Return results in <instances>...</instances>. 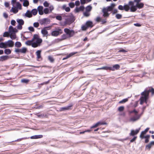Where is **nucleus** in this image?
Wrapping results in <instances>:
<instances>
[{
	"label": "nucleus",
	"instance_id": "14",
	"mask_svg": "<svg viewBox=\"0 0 154 154\" xmlns=\"http://www.w3.org/2000/svg\"><path fill=\"white\" fill-rule=\"evenodd\" d=\"M102 12L103 13V16L104 17H107L109 16V14L108 13V11L106 8L104 7L103 8Z\"/></svg>",
	"mask_w": 154,
	"mask_h": 154
},
{
	"label": "nucleus",
	"instance_id": "7",
	"mask_svg": "<svg viewBox=\"0 0 154 154\" xmlns=\"http://www.w3.org/2000/svg\"><path fill=\"white\" fill-rule=\"evenodd\" d=\"M64 32L69 38L72 37L75 34V32L73 30L69 29L68 28L64 29Z\"/></svg>",
	"mask_w": 154,
	"mask_h": 154
},
{
	"label": "nucleus",
	"instance_id": "39",
	"mask_svg": "<svg viewBox=\"0 0 154 154\" xmlns=\"http://www.w3.org/2000/svg\"><path fill=\"white\" fill-rule=\"evenodd\" d=\"M149 128H146L144 131H142L140 134H142V135H144L146 134V133L148 131L149 129Z\"/></svg>",
	"mask_w": 154,
	"mask_h": 154
},
{
	"label": "nucleus",
	"instance_id": "25",
	"mask_svg": "<svg viewBox=\"0 0 154 154\" xmlns=\"http://www.w3.org/2000/svg\"><path fill=\"white\" fill-rule=\"evenodd\" d=\"M25 16L29 18L31 17L32 16L31 12L29 10H27L26 13L25 14Z\"/></svg>",
	"mask_w": 154,
	"mask_h": 154
},
{
	"label": "nucleus",
	"instance_id": "58",
	"mask_svg": "<svg viewBox=\"0 0 154 154\" xmlns=\"http://www.w3.org/2000/svg\"><path fill=\"white\" fill-rule=\"evenodd\" d=\"M44 6L46 7H48L49 5V3H48V2L45 1V2L43 3Z\"/></svg>",
	"mask_w": 154,
	"mask_h": 154
},
{
	"label": "nucleus",
	"instance_id": "36",
	"mask_svg": "<svg viewBox=\"0 0 154 154\" xmlns=\"http://www.w3.org/2000/svg\"><path fill=\"white\" fill-rule=\"evenodd\" d=\"M92 9V7L90 5H89L86 7L85 8L86 9V11H88V12H90V11L91 9Z\"/></svg>",
	"mask_w": 154,
	"mask_h": 154
},
{
	"label": "nucleus",
	"instance_id": "61",
	"mask_svg": "<svg viewBox=\"0 0 154 154\" xmlns=\"http://www.w3.org/2000/svg\"><path fill=\"white\" fill-rule=\"evenodd\" d=\"M29 30L32 32H34V28L31 26H29L28 27Z\"/></svg>",
	"mask_w": 154,
	"mask_h": 154
},
{
	"label": "nucleus",
	"instance_id": "34",
	"mask_svg": "<svg viewBox=\"0 0 154 154\" xmlns=\"http://www.w3.org/2000/svg\"><path fill=\"white\" fill-rule=\"evenodd\" d=\"M32 14H33V15H36L38 12V11L36 9H33L31 11Z\"/></svg>",
	"mask_w": 154,
	"mask_h": 154
},
{
	"label": "nucleus",
	"instance_id": "43",
	"mask_svg": "<svg viewBox=\"0 0 154 154\" xmlns=\"http://www.w3.org/2000/svg\"><path fill=\"white\" fill-rule=\"evenodd\" d=\"M39 38L38 35L37 34H35L34 35L33 38L32 39V41H33L35 40H37Z\"/></svg>",
	"mask_w": 154,
	"mask_h": 154
},
{
	"label": "nucleus",
	"instance_id": "20",
	"mask_svg": "<svg viewBox=\"0 0 154 154\" xmlns=\"http://www.w3.org/2000/svg\"><path fill=\"white\" fill-rule=\"evenodd\" d=\"M43 6H39L37 8V11L38 12V14L40 15H42L44 14L43 11Z\"/></svg>",
	"mask_w": 154,
	"mask_h": 154
},
{
	"label": "nucleus",
	"instance_id": "37",
	"mask_svg": "<svg viewBox=\"0 0 154 154\" xmlns=\"http://www.w3.org/2000/svg\"><path fill=\"white\" fill-rule=\"evenodd\" d=\"M48 59L50 62L53 63L54 61V58L51 56H49L48 57Z\"/></svg>",
	"mask_w": 154,
	"mask_h": 154
},
{
	"label": "nucleus",
	"instance_id": "27",
	"mask_svg": "<svg viewBox=\"0 0 154 154\" xmlns=\"http://www.w3.org/2000/svg\"><path fill=\"white\" fill-rule=\"evenodd\" d=\"M43 137V135H35L32 136L31 137V138L32 139H36L41 138Z\"/></svg>",
	"mask_w": 154,
	"mask_h": 154
},
{
	"label": "nucleus",
	"instance_id": "62",
	"mask_svg": "<svg viewBox=\"0 0 154 154\" xmlns=\"http://www.w3.org/2000/svg\"><path fill=\"white\" fill-rule=\"evenodd\" d=\"M118 52H122L123 53H125V52H127L128 51L125 50L122 48L118 51Z\"/></svg>",
	"mask_w": 154,
	"mask_h": 154
},
{
	"label": "nucleus",
	"instance_id": "60",
	"mask_svg": "<svg viewBox=\"0 0 154 154\" xmlns=\"http://www.w3.org/2000/svg\"><path fill=\"white\" fill-rule=\"evenodd\" d=\"M137 138V136H134L133 138L130 140V142L132 143Z\"/></svg>",
	"mask_w": 154,
	"mask_h": 154
},
{
	"label": "nucleus",
	"instance_id": "1",
	"mask_svg": "<svg viewBox=\"0 0 154 154\" xmlns=\"http://www.w3.org/2000/svg\"><path fill=\"white\" fill-rule=\"evenodd\" d=\"M141 0H134L133 1H129V5H130V11L134 12L137 8L140 9L143 7L144 4L141 2Z\"/></svg>",
	"mask_w": 154,
	"mask_h": 154
},
{
	"label": "nucleus",
	"instance_id": "63",
	"mask_svg": "<svg viewBox=\"0 0 154 154\" xmlns=\"http://www.w3.org/2000/svg\"><path fill=\"white\" fill-rule=\"evenodd\" d=\"M8 32H4L3 36L4 37H8Z\"/></svg>",
	"mask_w": 154,
	"mask_h": 154
},
{
	"label": "nucleus",
	"instance_id": "16",
	"mask_svg": "<svg viewBox=\"0 0 154 154\" xmlns=\"http://www.w3.org/2000/svg\"><path fill=\"white\" fill-rule=\"evenodd\" d=\"M6 45L9 47H12L14 45V42L11 40H9L6 42H5Z\"/></svg>",
	"mask_w": 154,
	"mask_h": 154
},
{
	"label": "nucleus",
	"instance_id": "32",
	"mask_svg": "<svg viewBox=\"0 0 154 154\" xmlns=\"http://www.w3.org/2000/svg\"><path fill=\"white\" fill-rule=\"evenodd\" d=\"M42 39L41 38H39L38 39L36 40L35 42V43L38 44V45H39L40 46L41 43H42Z\"/></svg>",
	"mask_w": 154,
	"mask_h": 154
},
{
	"label": "nucleus",
	"instance_id": "47",
	"mask_svg": "<svg viewBox=\"0 0 154 154\" xmlns=\"http://www.w3.org/2000/svg\"><path fill=\"white\" fill-rule=\"evenodd\" d=\"M31 45L32 47L34 48H35L39 46V45H38V44L35 43V42H32Z\"/></svg>",
	"mask_w": 154,
	"mask_h": 154
},
{
	"label": "nucleus",
	"instance_id": "12",
	"mask_svg": "<svg viewBox=\"0 0 154 154\" xmlns=\"http://www.w3.org/2000/svg\"><path fill=\"white\" fill-rule=\"evenodd\" d=\"M18 31V30L15 28H14L11 26H9V32L11 34H15Z\"/></svg>",
	"mask_w": 154,
	"mask_h": 154
},
{
	"label": "nucleus",
	"instance_id": "50",
	"mask_svg": "<svg viewBox=\"0 0 154 154\" xmlns=\"http://www.w3.org/2000/svg\"><path fill=\"white\" fill-rule=\"evenodd\" d=\"M12 35L10 36V38L12 40L16 39V37L15 34H12Z\"/></svg>",
	"mask_w": 154,
	"mask_h": 154
},
{
	"label": "nucleus",
	"instance_id": "29",
	"mask_svg": "<svg viewBox=\"0 0 154 154\" xmlns=\"http://www.w3.org/2000/svg\"><path fill=\"white\" fill-rule=\"evenodd\" d=\"M15 7L19 10L22 9V5L19 2H16V6Z\"/></svg>",
	"mask_w": 154,
	"mask_h": 154
},
{
	"label": "nucleus",
	"instance_id": "13",
	"mask_svg": "<svg viewBox=\"0 0 154 154\" xmlns=\"http://www.w3.org/2000/svg\"><path fill=\"white\" fill-rule=\"evenodd\" d=\"M140 130V128L136 129L135 130H131V132L129 134L130 136H134L135 135H137L139 132Z\"/></svg>",
	"mask_w": 154,
	"mask_h": 154
},
{
	"label": "nucleus",
	"instance_id": "18",
	"mask_svg": "<svg viewBox=\"0 0 154 154\" xmlns=\"http://www.w3.org/2000/svg\"><path fill=\"white\" fill-rule=\"evenodd\" d=\"M72 105H73L71 104L66 106L62 107L60 108V111H63L70 109H71V108L72 107Z\"/></svg>",
	"mask_w": 154,
	"mask_h": 154
},
{
	"label": "nucleus",
	"instance_id": "24",
	"mask_svg": "<svg viewBox=\"0 0 154 154\" xmlns=\"http://www.w3.org/2000/svg\"><path fill=\"white\" fill-rule=\"evenodd\" d=\"M18 11V9L15 7H12L10 10V12H13L14 14H16Z\"/></svg>",
	"mask_w": 154,
	"mask_h": 154
},
{
	"label": "nucleus",
	"instance_id": "33",
	"mask_svg": "<svg viewBox=\"0 0 154 154\" xmlns=\"http://www.w3.org/2000/svg\"><path fill=\"white\" fill-rule=\"evenodd\" d=\"M29 5V2L27 0H25L23 1V5L24 7H27Z\"/></svg>",
	"mask_w": 154,
	"mask_h": 154
},
{
	"label": "nucleus",
	"instance_id": "28",
	"mask_svg": "<svg viewBox=\"0 0 154 154\" xmlns=\"http://www.w3.org/2000/svg\"><path fill=\"white\" fill-rule=\"evenodd\" d=\"M62 9L65 10L67 12L70 11V8L69 7H66V5H64L63 6Z\"/></svg>",
	"mask_w": 154,
	"mask_h": 154
},
{
	"label": "nucleus",
	"instance_id": "31",
	"mask_svg": "<svg viewBox=\"0 0 154 154\" xmlns=\"http://www.w3.org/2000/svg\"><path fill=\"white\" fill-rule=\"evenodd\" d=\"M15 46L17 48H20L22 46V44L20 42H17L15 43Z\"/></svg>",
	"mask_w": 154,
	"mask_h": 154
},
{
	"label": "nucleus",
	"instance_id": "5",
	"mask_svg": "<svg viewBox=\"0 0 154 154\" xmlns=\"http://www.w3.org/2000/svg\"><path fill=\"white\" fill-rule=\"evenodd\" d=\"M130 5H129V2L127 4H125L124 6L120 5L118 7V9L120 10H125L126 11H128L130 10Z\"/></svg>",
	"mask_w": 154,
	"mask_h": 154
},
{
	"label": "nucleus",
	"instance_id": "41",
	"mask_svg": "<svg viewBox=\"0 0 154 154\" xmlns=\"http://www.w3.org/2000/svg\"><path fill=\"white\" fill-rule=\"evenodd\" d=\"M129 113H134L135 114V116H136L137 115V113H138V112L136 111V110L134 109V110L131 111L129 112Z\"/></svg>",
	"mask_w": 154,
	"mask_h": 154
},
{
	"label": "nucleus",
	"instance_id": "2",
	"mask_svg": "<svg viewBox=\"0 0 154 154\" xmlns=\"http://www.w3.org/2000/svg\"><path fill=\"white\" fill-rule=\"evenodd\" d=\"M145 92L146 91H144L143 92H142L141 94L142 96L140 99V104L141 105H142L144 102L146 103H147L149 97L148 96V93L146 94L145 93Z\"/></svg>",
	"mask_w": 154,
	"mask_h": 154
},
{
	"label": "nucleus",
	"instance_id": "30",
	"mask_svg": "<svg viewBox=\"0 0 154 154\" xmlns=\"http://www.w3.org/2000/svg\"><path fill=\"white\" fill-rule=\"evenodd\" d=\"M4 53L5 54L7 55H9L11 53V50L9 48L5 49L4 50Z\"/></svg>",
	"mask_w": 154,
	"mask_h": 154
},
{
	"label": "nucleus",
	"instance_id": "19",
	"mask_svg": "<svg viewBox=\"0 0 154 154\" xmlns=\"http://www.w3.org/2000/svg\"><path fill=\"white\" fill-rule=\"evenodd\" d=\"M110 70L115 71L116 70L119 69L120 68V66L118 64H116L112 67H110Z\"/></svg>",
	"mask_w": 154,
	"mask_h": 154
},
{
	"label": "nucleus",
	"instance_id": "42",
	"mask_svg": "<svg viewBox=\"0 0 154 154\" xmlns=\"http://www.w3.org/2000/svg\"><path fill=\"white\" fill-rule=\"evenodd\" d=\"M32 42L33 41H32V40H28L26 42L25 44L27 45L30 46L32 45Z\"/></svg>",
	"mask_w": 154,
	"mask_h": 154
},
{
	"label": "nucleus",
	"instance_id": "57",
	"mask_svg": "<svg viewBox=\"0 0 154 154\" xmlns=\"http://www.w3.org/2000/svg\"><path fill=\"white\" fill-rule=\"evenodd\" d=\"M56 19L59 20H62V17L60 15H57L56 16Z\"/></svg>",
	"mask_w": 154,
	"mask_h": 154
},
{
	"label": "nucleus",
	"instance_id": "53",
	"mask_svg": "<svg viewBox=\"0 0 154 154\" xmlns=\"http://www.w3.org/2000/svg\"><path fill=\"white\" fill-rule=\"evenodd\" d=\"M89 12L85 11V12L83 13V15L84 16L86 17H88L90 15V14L88 13Z\"/></svg>",
	"mask_w": 154,
	"mask_h": 154
},
{
	"label": "nucleus",
	"instance_id": "23",
	"mask_svg": "<svg viewBox=\"0 0 154 154\" xmlns=\"http://www.w3.org/2000/svg\"><path fill=\"white\" fill-rule=\"evenodd\" d=\"M77 52H71L69 54H68L66 57H64L63 58V60H64L66 59H67L70 57H71V56H72L74 55L77 54Z\"/></svg>",
	"mask_w": 154,
	"mask_h": 154
},
{
	"label": "nucleus",
	"instance_id": "35",
	"mask_svg": "<svg viewBox=\"0 0 154 154\" xmlns=\"http://www.w3.org/2000/svg\"><path fill=\"white\" fill-rule=\"evenodd\" d=\"M131 97H128V98H125L123 99L122 100L120 101L119 103H123L127 102L128 100V98H130Z\"/></svg>",
	"mask_w": 154,
	"mask_h": 154
},
{
	"label": "nucleus",
	"instance_id": "46",
	"mask_svg": "<svg viewBox=\"0 0 154 154\" xmlns=\"http://www.w3.org/2000/svg\"><path fill=\"white\" fill-rule=\"evenodd\" d=\"M21 81L22 83H27L29 82V80L28 79H22Z\"/></svg>",
	"mask_w": 154,
	"mask_h": 154
},
{
	"label": "nucleus",
	"instance_id": "54",
	"mask_svg": "<svg viewBox=\"0 0 154 154\" xmlns=\"http://www.w3.org/2000/svg\"><path fill=\"white\" fill-rule=\"evenodd\" d=\"M69 6L71 8H73L75 5V4L73 2H71L69 4Z\"/></svg>",
	"mask_w": 154,
	"mask_h": 154
},
{
	"label": "nucleus",
	"instance_id": "15",
	"mask_svg": "<svg viewBox=\"0 0 154 154\" xmlns=\"http://www.w3.org/2000/svg\"><path fill=\"white\" fill-rule=\"evenodd\" d=\"M106 124V122H98L95 124L91 126V128H96L100 125H105Z\"/></svg>",
	"mask_w": 154,
	"mask_h": 154
},
{
	"label": "nucleus",
	"instance_id": "40",
	"mask_svg": "<svg viewBox=\"0 0 154 154\" xmlns=\"http://www.w3.org/2000/svg\"><path fill=\"white\" fill-rule=\"evenodd\" d=\"M122 14H116L115 17L117 19H120L122 18Z\"/></svg>",
	"mask_w": 154,
	"mask_h": 154
},
{
	"label": "nucleus",
	"instance_id": "4",
	"mask_svg": "<svg viewBox=\"0 0 154 154\" xmlns=\"http://www.w3.org/2000/svg\"><path fill=\"white\" fill-rule=\"evenodd\" d=\"M93 23L91 21H88L86 22L85 25H83L81 27L82 30H86L88 28H92L93 26Z\"/></svg>",
	"mask_w": 154,
	"mask_h": 154
},
{
	"label": "nucleus",
	"instance_id": "22",
	"mask_svg": "<svg viewBox=\"0 0 154 154\" xmlns=\"http://www.w3.org/2000/svg\"><path fill=\"white\" fill-rule=\"evenodd\" d=\"M42 51L40 50H38L35 53L37 56V59L38 60V59L41 58V53Z\"/></svg>",
	"mask_w": 154,
	"mask_h": 154
},
{
	"label": "nucleus",
	"instance_id": "9",
	"mask_svg": "<svg viewBox=\"0 0 154 154\" xmlns=\"http://www.w3.org/2000/svg\"><path fill=\"white\" fill-rule=\"evenodd\" d=\"M17 22L18 23V25L17 26V28L18 29L21 30L22 29V25L24 24V21L23 19H17Z\"/></svg>",
	"mask_w": 154,
	"mask_h": 154
},
{
	"label": "nucleus",
	"instance_id": "56",
	"mask_svg": "<svg viewBox=\"0 0 154 154\" xmlns=\"http://www.w3.org/2000/svg\"><path fill=\"white\" fill-rule=\"evenodd\" d=\"M106 9L108 11H112L113 10V9L110 6H108L106 8Z\"/></svg>",
	"mask_w": 154,
	"mask_h": 154
},
{
	"label": "nucleus",
	"instance_id": "38",
	"mask_svg": "<svg viewBox=\"0 0 154 154\" xmlns=\"http://www.w3.org/2000/svg\"><path fill=\"white\" fill-rule=\"evenodd\" d=\"M61 38L60 40H63L66 39L68 38H69L66 34H63L61 36Z\"/></svg>",
	"mask_w": 154,
	"mask_h": 154
},
{
	"label": "nucleus",
	"instance_id": "8",
	"mask_svg": "<svg viewBox=\"0 0 154 154\" xmlns=\"http://www.w3.org/2000/svg\"><path fill=\"white\" fill-rule=\"evenodd\" d=\"M14 52L17 54L20 53L23 54H26L27 51V49L24 47H22L21 48H16L15 49Z\"/></svg>",
	"mask_w": 154,
	"mask_h": 154
},
{
	"label": "nucleus",
	"instance_id": "49",
	"mask_svg": "<svg viewBox=\"0 0 154 154\" xmlns=\"http://www.w3.org/2000/svg\"><path fill=\"white\" fill-rule=\"evenodd\" d=\"M124 109V107L122 106L119 107L118 108V110L120 112L123 111Z\"/></svg>",
	"mask_w": 154,
	"mask_h": 154
},
{
	"label": "nucleus",
	"instance_id": "48",
	"mask_svg": "<svg viewBox=\"0 0 154 154\" xmlns=\"http://www.w3.org/2000/svg\"><path fill=\"white\" fill-rule=\"evenodd\" d=\"M43 12L45 14H48L49 12V9L48 8H46L44 9Z\"/></svg>",
	"mask_w": 154,
	"mask_h": 154
},
{
	"label": "nucleus",
	"instance_id": "26",
	"mask_svg": "<svg viewBox=\"0 0 154 154\" xmlns=\"http://www.w3.org/2000/svg\"><path fill=\"white\" fill-rule=\"evenodd\" d=\"M9 58L8 56H3L0 57V61H3L7 60Z\"/></svg>",
	"mask_w": 154,
	"mask_h": 154
},
{
	"label": "nucleus",
	"instance_id": "21",
	"mask_svg": "<svg viewBox=\"0 0 154 154\" xmlns=\"http://www.w3.org/2000/svg\"><path fill=\"white\" fill-rule=\"evenodd\" d=\"M144 91H146L145 93L147 94L148 93V96H149V94L150 92H151L152 94H154V89L153 88H152L151 89H149V90H147L146 89Z\"/></svg>",
	"mask_w": 154,
	"mask_h": 154
},
{
	"label": "nucleus",
	"instance_id": "64",
	"mask_svg": "<svg viewBox=\"0 0 154 154\" xmlns=\"http://www.w3.org/2000/svg\"><path fill=\"white\" fill-rule=\"evenodd\" d=\"M16 23V21L14 20H11V24L13 26H15Z\"/></svg>",
	"mask_w": 154,
	"mask_h": 154
},
{
	"label": "nucleus",
	"instance_id": "11",
	"mask_svg": "<svg viewBox=\"0 0 154 154\" xmlns=\"http://www.w3.org/2000/svg\"><path fill=\"white\" fill-rule=\"evenodd\" d=\"M143 111H142V112L139 115H137L136 116H134L133 117H131L130 118L129 121L131 122H134L140 118V116H141L142 115L143 113Z\"/></svg>",
	"mask_w": 154,
	"mask_h": 154
},
{
	"label": "nucleus",
	"instance_id": "10",
	"mask_svg": "<svg viewBox=\"0 0 154 154\" xmlns=\"http://www.w3.org/2000/svg\"><path fill=\"white\" fill-rule=\"evenodd\" d=\"M39 23L41 25L48 24L50 22V20L48 18H44L39 20Z\"/></svg>",
	"mask_w": 154,
	"mask_h": 154
},
{
	"label": "nucleus",
	"instance_id": "44",
	"mask_svg": "<svg viewBox=\"0 0 154 154\" xmlns=\"http://www.w3.org/2000/svg\"><path fill=\"white\" fill-rule=\"evenodd\" d=\"M6 45V43H5V42H2L0 43V48H6V47L5 46V45Z\"/></svg>",
	"mask_w": 154,
	"mask_h": 154
},
{
	"label": "nucleus",
	"instance_id": "45",
	"mask_svg": "<svg viewBox=\"0 0 154 154\" xmlns=\"http://www.w3.org/2000/svg\"><path fill=\"white\" fill-rule=\"evenodd\" d=\"M140 137L142 139H143V138H144L149 139L150 137V135H147L146 136H142V134H140Z\"/></svg>",
	"mask_w": 154,
	"mask_h": 154
},
{
	"label": "nucleus",
	"instance_id": "55",
	"mask_svg": "<svg viewBox=\"0 0 154 154\" xmlns=\"http://www.w3.org/2000/svg\"><path fill=\"white\" fill-rule=\"evenodd\" d=\"M110 67L107 66H103L102 67V69L104 70H110Z\"/></svg>",
	"mask_w": 154,
	"mask_h": 154
},
{
	"label": "nucleus",
	"instance_id": "52",
	"mask_svg": "<svg viewBox=\"0 0 154 154\" xmlns=\"http://www.w3.org/2000/svg\"><path fill=\"white\" fill-rule=\"evenodd\" d=\"M112 11V15L117 13L119 11L118 10L116 9H113Z\"/></svg>",
	"mask_w": 154,
	"mask_h": 154
},
{
	"label": "nucleus",
	"instance_id": "17",
	"mask_svg": "<svg viewBox=\"0 0 154 154\" xmlns=\"http://www.w3.org/2000/svg\"><path fill=\"white\" fill-rule=\"evenodd\" d=\"M50 26L45 27L44 28L41 30V32L42 34L44 36H47L48 35V32L46 30V29L48 28H50Z\"/></svg>",
	"mask_w": 154,
	"mask_h": 154
},
{
	"label": "nucleus",
	"instance_id": "59",
	"mask_svg": "<svg viewBox=\"0 0 154 154\" xmlns=\"http://www.w3.org/2000/svg\"><path fill=\"white\" fill-rule=\"evenodd\" d=\"M33 26L34 27L37 28L39 26V24L38 22H35L33 23Z\"/></svg>",
	"mask_w": 154,
	"mask_h": 154
},
{
	"label": "nucleus",
	"instance_id": "51",
	"mask_svg": "<svg viewBox=\"0 0 154 154\" xmlns=\"http://www.w3.org/2000/svg\"><path fill=\"white\" fill-rule=\"evenodd\" d=\"M152 147V146L150 143L146 145V149L149 150Z\"/></svg>",
	"mask_w": 154,
	"mask_h": 154
},
{
	"label": "nucleus",
	"instance_id": "3",
	"mask_svg": "<svg viewBox=\"0 0 154 154\" xmlns=\"http://www.w3.org/2000/svg\"><path fill=\"white\" fill-rule=\"evenodd\" d=\"M75 20L74 17L72 14L68 16V17L66 18L64 23L65 24L70 25Z\"/></svg>",
	"mask_w": 154,
	"mask_h": 154
},
{
	"label": "nucleus",
	"instance_id": "6",
	"mask_svg": "<svg viewBox=\"0 0 154 154\" xmlns=\"http://www.w3.org/2000/svg\"><path fill=\"white\" fill-rule=\"evenodd\" d=\"M63 33L62 29L59 28H56L55 30L51 32V35L53 36H57Z\"/></svg>",
	"mask_w": 154,
	"mask_h": 154
}]
</instances>
